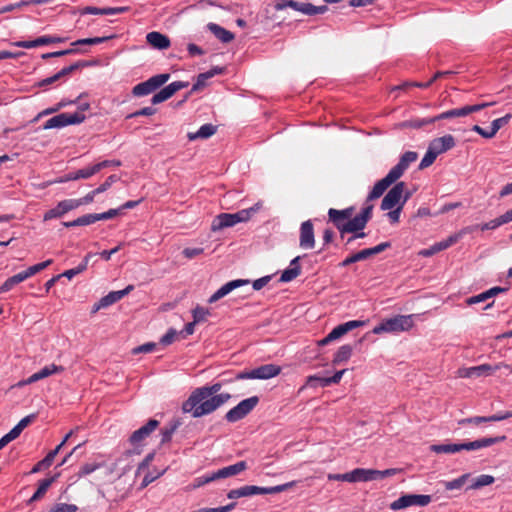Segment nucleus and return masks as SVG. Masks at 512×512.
I'll list each match as a JSON object with an SVG mask.
<instances>
[{
    "instance_id": "nucleus-1",
    "label": "nucleus",
    "mask_w": 512,
    "mask_h": 512,
    "mask_svg": "<svg viewBox=\"0 0 512 512\" xmlns=\"http://www.w3.org/2000/svg\"><path fill=\"white\" fill-rule=\"evenodd\" d=\"M222 384L217 382L211 386H202L191 392L187 400L182 404V411L191 414L194 418H200L215 412L229 401V393L217 394Z\"/></svg>"
},
{
    "instance_id": "nucleus-2",
    "label": "nucleus",
    "mask_w": 512,
    "mask_h": 512,
    "mask_svg": "<svg viewBox=\"0 0 512 512\" xmlns=\"http://www.w3.org/2000/svg\"><path fill=\"white\" fill-rule=\"evenodd\" d=\"M373 205L365 201L364 207L360 213L354 215L355 207L349 206L345 209L330 208L328 210V222L339 231L340 237L343 238L347 232L362 231L372 218Z\"/></svg>"
},
{
    "instance_id": "nucleus-3",
    "label": "nucleus",
    "mask_w": 512,
    "mask_h": 512,
    "mask_svg": "<svg viewBox=\"0 0 512 512\" xmlns=\"http://www.w3.org/2000/svg\"><path fill=\"white\" fill-rule=\"evenodd\" d=\"M505 435H499L495 437H484L474 441L464 443H448V444H434L430 447L431 451L440 454H452L460 452L462 450L474 451L486 447H490L494 444L506 441Z\"/></svg>"
},
{
    "instance_id": "nucleus-4",
    "label": "nucleus",
    "mask_w": 512,
    "mask_h": 512,
    "mask_svg": "<svg viewBox=\"0 0 512 512\" xmlns=\"http://www.w3.org/2000/svg\"><path fill=\"white\" fill-rule=\"evenodd\" d=\"M262 204L260 202L252 207L242 209L236 213H221L217 215L211 225L212 231H219L224 228L232 227L241 222H247L251 217L260 210Z\"/></svg>"
},
{
    "instance_id": "nucleus-5",
    "label": "nucleus",
    "mask_w": 512,
    "mask_h": 512,
    "mask_svg": "<svg viewBox=\"0 0 512 512\" xmlns=\"http://www.w3.org/2000/svg\"><path fill=\"white\" fill-rule=\"evenodd\" d=\"M412 326V315H397L392 318L384 319L379 325L373 328L372 332L374 334L401 332L409 330Z\"/></svg>"
},
{
    "instance_id": "nucleus-6",
    "label": "nucleus",
    "mask_w": 512,
    "mask_h": 512,
    "mask_svg": "<svg viewBox=\"0 0 512 512\" xmlns=\"http://www.w3.org/2000/svg\"><path fill=\"white\" fill-rule=\"evenodd\" d=\"M288 7L305 15L323 14L328 10L326 5L315 6L311 3L299 2L295 0H276L274 4L275 10H284Z\"/></svg>"
},
{
    "instance_id": "nucleus-7",
    "label": "nucleus",
    "mask_w": 512,
    "mask_h": 512,
    "mask_svg": "<svg viewBox=\"0 0 512 512\" xmlns=\"http://www.w3.org/2000/svg\"><path fill=\"white\" fill-rule=\"evenodd\" d=\"M281 373V367L275 364L261 365L250 371H241L236 374L235 380L260 379L267 380Z\"/></svg>"
},
{
    "instance_id": "nucleus-8",
    "label": "nucleus",
    "mask_w": 512,
    "mask_h": 512,
    "mask_svg": "<svg viewBox=\"0 0 512 512\" xmlns=\"http://www.w3.org/2000/svg\"><path fill=\"white\" fill-rule=\"evenodd\" d=\"M258 396H252L240 401L235 407L225 414V419L229 423H235L245 418L259 403Z\"/></svg>"
},
{
    "instance_id": "nucleus-9",
    "label": "nucleus",
    "mask_w": 512,
    "mask_h": 512,
    "mask_svg": "<svg viewBox=\"0 0 512 512\" xmlns=\"http://www.w3.org/2000/svg\"><path fill=\"white\" fill-rule=\"evenodd\" d=\"M86 116L83 113L75 112V113H60L58 115L53 116L48 119L43 124V129H54V128H63L68 125H76L84 122Z\"/></svg>"
},
{
    "instance_id": "nucleus-10",
    "label": "nucleus",
    "mask_w": 512,
    "mask_h": 512,
    "mask_svg": "<svg viewBox=\"0 0 512 512\" xmlns=\"http://www.w3.org/2000/svg\"><path fill=\"white\" fill-rule=\"evenodd\" d=\"M169 78V73L154 75L148 80L135 85L132 89V94L136 97L146 96L164 85Z\"/></svg>"
},
{
    "instance_id": "nucleus-11",
    "label": "nucleus",
    "mask_w": 512,
    "mask_h": 512,
    "mask_svg": "<svg viewBox=\"0 0 512 512\" xmlns=\"http://www.w3.org/2000/svg\"><path fill=\"white\" fill-rule=\"evenodd\" d=\"M390 247H391V242L386 241V242H382L374 247L360 250V251L348 256L347 258H345L342 262H340L338 264V266L341 268H345L353 263L363 261V260H366V259L374 256V255H377Z\"/></svg>"
},
{
    "instance_id": "nucleus-12",
    "label": "nucleus",
    "mask_w": 512,
    "mask_h": 512,
    "mask_svg": "<svg viewBox=\"0 0 512 512\" xmlns=\"http://www.w3.org/2000/svg\"><path fill=\"white\" fill-rule=\"evenodd\" d=\"M493 104H494L493 102H491V103L485 102V103H480V104H475V105H466V106H463L460 108L450 109V110H447L445 112H442V113L434 116L435 121L437 122L440 120H450V119H454V118H458V117H466L471 113L479 112V111L483 110L484 108L489 107Z\"/></svg>"
},
{
    "instance_id": "nucleus-13",
    "label": "nucleus",
    "mask_w": 512,
    "mask_h": 512,
    "mask_svg": "<svg viewBox=\"0 0 512 512\" xmlns=\"http://www.w3.org/2000/svg\"><path fill=\"white\" fill-rule=\"evenodd\" d=\"M431 502L430 495L405 494L390 504L394 511L404 509L410 506H427Z\"/></svg>"
},
{
    "instance_id": "nucleus-14",
    "label": "nucleus",
    "mask_w": 512,
    "mask_h": 512,
    "mask_svg": "<svg viewBox=\"0 0 512 512\" xmlns=\"http://www.w3.org/2000/svg\"><path fill=\"white\" fill-rule=\"evenodd\" d=\"M405 188L406 184L404 182H397L382 199L381 210H391L400 205L405 196Z\"/></svg>"
},
{
    "instance_id": "nucleus-15",
    "label": "nucleus",
    "mask_w": 512,
    "mask_h": 512,
    "mask_svg": "<svg viewBox=\"0 0 512 512\" xmlns=\"http://www.w3.org/2000/svg\"><path fill=\"white\" fill-rule=\"evenodd\" d=\"M104 168H105V163L104 164H94L90 167H85V168L79 169L74 172H69V173L65 174L64 176H61V177L49 182L48 184L64 183V182H68V181H75L78 179H88L91 176L100 172Z\"/></svg>"
},
{
    "instance_id": "nucleus-16",
    "label": "nucleus",
    "mask_w": 512,
    "mask_h": 512,
    "mask_svg": "<svg viewBox=\"0 0 512 512\" xmlns=\"http://www.w3.org/2000/svg\"><path fill=\"white\" fill-rule=\"evenodd\" d=\"M295 485V482H288L285 484L272 486V487H259L255 485H245L242 486V495L243 497H249L253 495H265V494H277L281 493L283 491L288 490L289 488L293 487Z\"/></svg>"
},
{
    "instance_id": "nucleus-17",
    "label": "nucleus",
    "mask_w": 512,
    "mask_h": 512,
    "mask_svg": "<svg viewBox=\"0 0 512 512\" xmlns=\"http://www.w3.org/2000/svg\"><path fill=\"white\" fill-rule=\"evenodd\" d=\"M465 231L466 229H463L458 233L450 235L447 239L434 243L429 248L420 250L419 255L422 257H431L436 253L446 250L450 246L456 244L461 239Z\"/></svg>"
},
{
    "instance_id": "nucleus-18",
    "label": "nucleus",
    "mask_w": 512,
    "mask_h": 512,
    "mask_svg": "<svg viewBox=\"0 0 512 512\" xmlns=\"http://www.w3.org/2000/svg\"><path fill=\"white\" fill-rule=\"evenodd\" d=\"M160 422L156 419H149L146 424L135 430L129 437V442L133 446H139L144 440L159 427Z\"/></svg>"
},
{
    "instance_id": "nucleus-19",
    "label": "nucleus",
    "mask_w": 512,
    "mask_h": 512,
    "mask_svg": "<svg viewBox=\"0 0 512 512\" xmlns=\"http://www.w3.org/2000/svg\"><path fill=\"white\" fill-rule=\"evenodd\" d=\"M80 207L79 201H76V199H65L58 204L45 212L44 214V221H48L54 218H61L63 215L68 213L69 211H72L76 208Z\"/></svg>"
},
{
    "instance_id": "nucleus-20",
    "label": "nucleus",
    "mask_w": 512,
    "mask_h": 512,
    "mask_svg": "<svg viewBox=\"0 0 512 512\" xmlns=\"http://www.w3.org/2000/svg\"><path fill=\"white\" fill-rule=\"evenodd\" d=\"M189 83L184 81H175L154 94L151 99L152 105L162 103L171 98L177 91L188 87Z\"/></svg>"
},
{
    "instance_id": "nucleus-21",
    "label": "nucleus",
    "mask_w": 512,
    "mask_h": 512,
    "mask_svg": "<svg viewBox=\"0 0 512 512\" xmlns=\"http://www.w3.org/2000/svg\"><path fill=\"white\" fill-rule=\"evenodd\" d=\"M398 179V177H396L391 171H389L384 178L375 183L372 190L369 192L367 196V202H371L372 200L381 197L384 194V192Z\"/></svg>"
},
{
    "instance_id": "nucleus-22",
    "label": "nucleus",
    "mask_w": 512,
    "mask_h": 512,
    "mask_svg": "<svg viewBox=\"0 0 512 512\" xmlns=\"http://www.w3.org/2000/svg\"><path fill=\"white\" fill-rule=\"evenodd\" d=\"M398 179V177H396L391 171H389L384 178L375 183L372 190L369 192L367 196V202H371L372 200L381 197L384 194V192Z\"/></svg>"
},
{
    "instance_id": "nucleus-23",
    "label": "nucleus",
    "mask_w": 512,
    "mask_h": 512,
    "mask_svg": "<svg viewBox=\"0 0 512 512\" xmlns=\"http://www.w3.org/2000/svg\"><path fill=\"white\" fill-rule=\"evenodd\" d=\"M512 417V411H506V412H499L491 416H473L469 418H463L458 421L459 425H468V424H474L479 425L482 423H488V422H498L502 420H506L508 418Z\"/></svg>"
},
{
    "instance_id": "nucleus-24",
    "label": "nucleus",
    "mask_w": 512,
    "mask_h": 512,
    "mask_svg": "<svg viewBox=\"0 0 512 512\" xmlns=\"http://www.w3.org/2000/svg\"><path fill=\"white\" fill-rule=\"evenodd\" d=\"M299 245L303 249H312L315 246L314 227L311 220L304 221L300 226Z\"/></svg>"
},
{
    "instance_id": "nucleus-25",
    "label": "nucleus",
    "mask_w": 512,
    "mask_h": 512,
    "mask_svg": "<svg viewBox=\"0 0 512 512\" xmlns=\"http://www.w3.org/2000/svg\"><path fill=\"white\" fill-rule=\"evenodd\" d=\"M250 283L249 280L246 279H236L227 282L223 286H221L214 294L211 295L208 302L209 303H215L227 294H229L231 291H233L236 288H239L244 285H248Z\"/></svg>"
},
{
    "instance_id": "nucleus-26",
    "label": "nucleus",
    "mask_w": 512,
    "mask_h": 512,
    "mask_svg": "<svg viewBox=\"0 0 512 512\" xmlns=\"http://www.w3.org/2000/svg\"><path fill=\"white\" fill-rule=\"evenodd\" d=\"M498 369V366H491L489 364H482L479 366L464 368L459 370V375L464 378L480 377L490 375Z\"/></svg>"
},
{
    "instance_id": "nucleus-27",
    "label": "nucleus",
    "mask_w": 512,
    "mask_h": 512,
    "mask_svg": "<svg viewBox=\"0 0 512 512\" xmlns=\"http://www.w3.org/2000/svg\"><path fill=\"white\" fill-rule=\"evenodd\" d=\"M364 324H365V322L360 321V320H351V321L345 322L343 324H340L331 330V332L328 334V339L329 340L339 339L340 337H342L349 331H351L355 328L361 327Z\"/></svg>"
},
{
    "instance_id": "nucleus-28",
    "label": "nucleus",
    "mask_w": 512,
    "mask_h": 512,
    "mask_svg": "<svg viewBox=\"0 0 512 512\" xmlns=\"http://www.w3.org/2000/svg\"><path fill=\"white\" fill-rule=\"evenodd\" d=\"M418 154L414 151H407L401 157L399 162L390 170L396 177L400 178L411 163L417 160Z\"/></svg>"
},
{
    "instance_id": "nucleus-29",
    "label": "nucleus",
    "mask_w": 512,
    "mask_h": 512,
    "mask_svg": "<svg viewBox=\"0 0 512 512\" xmlns=\"http://www.w3.org/2000/svg\"><path fill=\"white\" fill-rule=\"evenodd\" d=\"M146 41L151 47L158 50L168 49L171 45L169 37L157 31L149 32L146 35Z\"/></svg>"
},
{
    "instance_id": "nucleus-30",
    "label": "nucleus",
    "mask_w": 512,
    "mask_h": 512,
    "mask_svg": "<svg viewBox=\"0 0 512 512\" xmlns=\"http://www.w3.org/2000/svg\"><path fill=\"white\" fill-rule=\"evenodd\" d=\"M455 138L448 134L442 137L436 138L431 141L430 147L432 150L437 152L438 155L452 149L455 146Z\"/></svg>"
},
{
    "instance_id": "nucleus-31",
    "label": "nucleus",
    "mask_w": 512,
    "mask_h": 512,
    "mask_svg": "<svg viewBox=\"0 0 512 512\" xmlns=\"http://www.w3.org/2000/svg\"><path fill=\"white\" fill-rule=\"evenodd\" d=\"M247 469V463L245 461H239L233 465L223 467L218 471L214 472V478L223 479L231 476H235L242 471Z\"/></svg>"
},
{
    "instance_id": "nucleus-32",
    "label": "nucleus",
    "mask_w": 512,
    "mask_h": 512,
    "mask_svg": "<svg viewBox=\"0 0 512 512\" xmlns=\"http://www.w3.org/2000/svg\"><path fill=\"white\" fill-rule=\"evenodd\" d=\"M349 473V482H367L374 480L375 469L356 468Z\"/></svg>"
},
{
    "instance_id": "nucleus-33",
    "label": "nucleus",
    "mask_w": 512,
    "mask_h": 512,
    "mask_svg": "<svg viewBox=\"0 0 512 512\" xmlns=\"http://www.w3.org/2000/svg\"><path fill=\"white\" fill-rule=\"evenodd\" d=\"M121 294L119 291H111L106 296L102 297L98 302H96L91 310L92 314L97 313L100 309L109 307L110 305L121 300Z\"/></svg>"
},
{
    "instance_id": "nucleus-34",
    "label": "nucleus",
    "mask_w": 512,
    "mask_h": 512,
    "mask_svg": "<svg viewBox=\"0 0 512 512\" xmlns=\"http://www.w3.org/2000/svg\"><path fill=\"white\" fill-rule=\"evenodd\" d=\"M208 29L222 43H229L234 39V34L216 23H209Z\"/></svg>"
},
{
    "instance_id": "nucleus-35",
    "label": "nucleus",
    "mask_w": 512,
    "mask_h": 512,
    "mask_svg": "<svg viewBox=\"0 0 512 512\" xmlns=\"http://www.w3.org/2000/svg\"><path fill=\"white\" fill-rule=\"evenodd\" d=\"M217 131V126L213 124H204L202 125L199 130L195 133H188L187 137L190 141L196 140V139H208L209 137L213 136Z\"/></svg>"
},
{
    "instance_id": "nucleus-36",
    "label": "nucleus",
    "mask_w": 512,
    "mask_h": 512,
    "mask_svg": "<svg viewBox=\"0 0 512 512\" xmlns=\"http://www.w3.org/2000/svg\"><path fill=\"white\" fill-rule=\"evenodd\" d=\"M57 475L45 478L39 481V485L35 493L32 495V497L29 499L28 503H32L35 501H38L44 497L49 487L52 485V483L56 480Z\"/></svg>"
},
{
    "instance_id": "nucleus-37",
    "label": "nucleus",
    "mask_w": 512,
    "mask_h": 512,
    "mask_svg": "<svg viewBox=\"0 0 512 512\" xmlns=\"http://www.w3.org/2000/svg\"><path fill=\"white\" fill-rule=\"evenodd\" d=\"M276 11L277 10L274 9V6L271 7L270 5H268L267 7H265L263 14L261 15V23L263 24L264 27L267 28L271 25H281V21L277 20Z\"/></svg>"
},
{
    "instance_id": "nucleus-38",
    "label": "nucleus",
    "mask_w": 512,
    "mask_h": 512,
    "mask_svg": "<svg viewBox=\"0 0 512 512\" xmlns=\"http://www.w3.org/2000/svg\"><path fill=\"white\" fill-rule=\"evenodd\" d=\"M181 425L180 420L176 419L171 421L167 426L163 427L160 430L161 434V441L160 444H165L171 441L172 436L174 432L178 429V427Z\"/></svg>"
},
{
    "instance_id": "nucleus-39",
    "label": "nucleus",
    "mask_w": 512,
    "mask_h": 512,
    "mask_svg": "<svg viewBox=\"0 0 512 512\" xmlns=\"http://www.w3.org/2000/svg\"><path fill=\"white\" fill-rule=\"evenodd\" d=\"M94 63L95 62H93V61L79 60L69 66L62 68L60 71H58V73L61 76V78L63 79L79 69L92 66Z\"/></svg>"
},
{
    "instance_id": "nucleus-40",
    "label": "nucleus",
    "mask_w": 512,
    "mask_h": 512,
    "mask_svg": "<svg viewBox=\"0 0 512 512\" xmlns=\"http://www.w3.org/2000/svg\"><path fill=\"white\" fill-rule=\"evenodd\" d=\"M352 352H353V347L351 345H349V344L342 345L341 347H339V349L335 353L332 363L334 365H338V364L347 362L350 359Z\"/></svg>"
},
{
    "instance_id": "nucleus-41",
    "label": "nucleus",
    "mask_w": 512,
    "mask_h": 512,
    "mask_svg": "<svg viewBox=\"0 0 512 512\" xmlns=\"http://www.w3.org/2000/svg\"><path fill=\"white\" fill-rule=\"evenodd\" d=\"M92 256V253H88L77 267L64 271L62 274H60L61 277L72 279L74 276L84 272L87 269L89 260Z\"/></svg>"
},
{
    "instance_id": "nucleus-42",
    "label": "nucleus",
    "mask_w": 512,
    "mask_h": 512,
    "mask_svg": "<svg viewBox=\"0 0 512 512\" xmlns=\"http://www.w3.org/2000/svg\"><path fill=\"white\" fill-rule=\"evenodd\" d=\"M495 482L492 475L482 474L472 480L471 484L467 487L469 490H478L484 486L491 485Z\"/></svg>"
},
{
    "instance_id": "nucleus-43",
    "label": "nucleus",
    "mask_w": 512,
    "mask_h": 512,
    "mask_svg": "<svg viewBox=\"0 0 512 512\" xmlns=\"http://www.w3.org/2000/svg\"><path fill=\"white\" fill-rule=\"evenodd\" d=\"M435 117L429 118H416L411 120H406L400 124L402 128H413L419 129L424 127L425 125L435 123Z\"/></svg>"
},
{
    "instance_id": "nucleus-44",
    "label": "nucleus",
    "mask_w": 512,
    "mask_h": 512,
    "mask_svg": "<svg viewBox=\"0 0 512 512\" xmlns=\"http://www.w3.org/2000/svg\"><path fill=\"white\" fill-rule=\"evenodd\" d=\"M93 223H95V221H94V218H93V213H91V214L82 215V216H80L77 219L72 220V221L63 222L62 224L66 228H71V227H77V226L91 225Z\"/></svg>"
},
{
    "instance_id": "nucleus-45",
    "label": "nucleus",
    "mask_w": 512,
    "mask_h": 512,
    "mask_svg": "<svg viewBox=\"0 0 512 512\" xmlns=\"http://www.w3.org/2000/svg\"><path fill=\"white\" fill-rule=\"evenodd\" d=\"M410 196H411V193L407 191L402 200V203H400V205H398L397 207L389 210V212L387 213V217L391 224H396L399 222L400 214L403 209V206L407 202V200L410 198Z\"/></svg>"
},
{
    "instance_id": "nucleus-46",
    "label": "nucleus",
    "mask_w": 512,
    "mask_h": 512,
    "mask_svg": "<svg viewBox=\"0 0 512 512\" xmlns=\"http://www.w3.org/2000/svg\"><path fill=\"white\" fill-rule=\"evenodd\" d=\"M48 44H50L49 36L45 35V36L38 37L35 40H31V41H19L16 43V46L21 47V48L30 49V48L48 45Z\"/></svg>"
},
{
    "instance_id": "nucleus-47",
    "label": "nucleus",
    "mask_w": 512,
    "mask_h": 512,
    "mask_svg": "<svg viewBox=\"0 0 512 512\" xmlns=\"http://www.w3.org/2000/svg\"><path fill=\"white\" fill-rule=\"evenodd\" d=\"M315 381H319V386L321 387H328L332 385L330 377H320L317 375H311L307 377L305 385L301 387L300 390H303L305 387L316 388Z\"/></svg>"
},
{
    "instance_id": "nucleus-48",
    "label": "nucleus",
    "mask_w": 512,
    "mask_h": 512,
    "mask_svg": "<svg viewBox=\"0 0 512 512\" xmlns=\"http://www.w3.org/2000/svg\"><path fill=\"white\" fill-rule=\"evenodd\" d=\"M212 78V74L211 73H200L198 76H197V79H196V82L193 84L191 90L189 91V93L186 95L185 99L191 95L192 93L196 92V91H199L201 89H203L205 86H206V82L208 79Z\"/></svg>"
},
{
    "instance_id": "nucleus-49",
    "label": "nucleus",
    "mask_w": 512,
    "mask_h": 512,
    "mask_svg": "<svg viewBox=\"0 0 512 512\" xmlns=\"http://www.w3.org/2000/svg\"><path fill=\"white\" fill-rule=\"evenodd\" d=\"M469 477L470 473H465L454 480L444 482V487L446 490L460 489Z\"/></svg>"
},
{
    "instance_id": "nucleus-50",
    "label": "nucleus",
    "mask_w": 512,
    "mask_h": 512,
    "mask_svg": "<svg viewBox=\"0 0 512 512\" xmlns=\"http://www.w3.org/2000/svg\"><path fill=\"white\" fill-rule=\"evenodd\" d=\"M437 156V152L432 150V148L429 146L427 152L425 153L424 157L422 158L419 164V169L422 170L431 166L436 160Z\"/></svg>"
},
{
    "instance_id": "nucleus-51",
    "label": "nucleus",
    "mask_w": 512,
    "mask_h": 512,
    "mask_svg": "<svg viewBox=\"0 0 512 512\" xmlns=\"http://www.w3.org/2000/svg\"><path fill=\"white\" fill-rule=\"evenodd\" d=\"M301 274V268L298 267H289L285 269L280 277L281 282H290L297 278Z\"/></svg>"
},
{
    "instance_id": "nucleus-52",
    "label": "nucleus",
    "mask_w": 512,
    "mask_h": 512,
    "mask_svg": "<svg viewBox=\"0 0 512 512\" xmlns=\"http://www.w3.org/2000/svg\"><path fill=\"white\" fill-rule=\"evenodd\" d=\"M118 215H121V209L116 208V209H109L108 211L103 212V213H93V218H94V221L97 222L100 220L112 219Z\"/></svg>"
},
{
    "instance_id": "nucleus-53",
    "label": "nucleus",
    "mask_w": 512,
    "mask_h": 512,
    "mask_svg": "<svg viewBox=\"0 0 512 512\" xmlns=\"http://www.w3.org/2000/svg\"><path fill=\"white\" fill-rule=\"evenodd\" d=\"M192 314H193L194 323H200V322L206 321V318L210 314V312L208 309H206L204 307L196 306L192 310Z\"/></svg>"
},
{
    "instance_id": "nucleus-54",
    "label": "nucleus",
    "mask_w": 512,
    "mask_h": 512,
    "mask_svg": "<svg viewBox=\"0 0 512 512\" xmlns=\"http://www.w3.org/2000/svg\"><path fill=\"white\" fill-rule=\"evenodd\" d=\"M39 371L41 372L42 378L44 379V378L49 377V376H51L53 374H57V373L63 372L64 371V367L61 366V365L51 364V365L43 367Z\"/></svg>"
},
{
    "instance_id": "nucleus-55",
    "label": "nucleus",
    "mask_w": 512,
    "mask_h": 512,
    "mask_svg": "<svg viewBox=\"0 0 512 512\" xmlns=\"http://www.w3.org/2000/svg\"><path fill=\"white\" fill-rule=\"evenodd\" d=\"M512 118V115L511 114H506L505 116L501 117V118H497L495 120L492 121L491 123V129L494 133V135H496V133L503 127L505 126L506 124H508V122L510 121V119Z\"/></svg>"
},
{
    "instance_id": "nucleus-56",
    "label": "nucleus",
    "mask_w": 512,
    "mask_h": 512,
    "mask_svg": "<svg viewBox=\"0 0 512 512\" xmlns=\"http://www.w3.org/2000/svg\"><path fill=\"white\" fill-rule=\"evenodd\" d=\"M53 260L52 259H48L44 262H41V263H37L33 266H30L26 269L27 271V274L29 277L41 272L42 270H44L45 268H47L48 266H50L52 264Z\"/></svg>"
},
{
    "instance_id": "nucleus-57",
    "label": "nucleus",
    "mask_w": 512,
    "mask_h": 512,
    "mask_svg": "<svg viewBox=\"0 0 512 512\" xmlns=\"http://www.w3.org/2000/svg\"><path fill=\"white\" fill-rule=\"evenodd\" d=\"M156 108L152 107V106H148V107H144L140 110H137L129 115H127V119H131V118H136V117H139V116H152L156 113Z\"/></svg>"
},
{
    "instance_id": "nucleus-58",
    "label": "nucleus",
    "mask_w": 512,
    "mask_h": 512,
    "mask_svg": "<svg viewBox=\"0 0 512 512\" xmlns=\"http://www.w3.org/2000/svg\"><path fill=\"white\" fill-rule=\"evenodd\" d=\"M119 177L115 174L110 175L99 187L96 188V192L103 193L107 191L114 183L119 181Z\"/></svg>"
},
{
    "instance_id": "nucleus-59",
    "label": "nucleus",
    "mask_w": 512,
    "mask_h": 512,
    "mask_svg": "<svg viewBox=\"0 0 512 512\" xmlns=\"http://www.w3.org/2000/svg\"><path fill=\"white\" fill-rule=\"evenodd\" d=\"M78 507L75 504L59 503L56 504L49 512H76Z\"/></svg>"
},
{
    "instance_id": "nucleus-60",
    "label": "nucleus",
    "mask_w": 512,
    "mask_h": 512,
    "mask_svg": "<svg viewBox=\"0 0 512 512\" xmlns=\"http://www.w3.org/2000/svg\"><path fill=\"white\" fill-rule=\"evenodd\" d=\"M52 461L49 457L45 456L41 461L37 462L33 468L31 469L30 473H38L42 471L43 469L49 468L52 465Z\"/></svg>"
},
{
    "instance_id": "nucleus-61",
    "label": "nucleus",
    "mask_w": 512,
    "mask_h": 512,
    "mask_svg": "<svg viewBox=\"0 0 512 512\" xmlns=\"http://www.w3.org/2000/svg\"><path fill=\"white\" fill-rule=\"evenodd\" d=\"M99 467H100V465H99V464H97V463H86V464H84V465L80 468V470H79V472H78L77 476H78L79 478H81V477H84V476H86V475H89V474H91L92 472H94L95 470H97Z\"/></svg>"
},
{
    "instance_id": "nucleus-62",
    "label": "nucleus",
    "mask_w": 512,
    "mask_h": 512,
    "mask_svg": "<svg viewBox=\"0 0 512 512\" xmlns=\"http://www.w3.org/2000/svg\"><path fill=\"white\" fill-rule=\"evenodd\" d=\"M156 348V344L154 342H148L143 345L137 346L132 349V354L137 355L139 353H150L153 352Z\"/></svg>"
},
{
    "instance_id": "nucleus-63",
    "label": "nucleus",
    "mask_w": 512,
    "mask_h": 512,
    "mask_svg": "<svg viewBox=\"0 0 512 512\" xmlns=\"http://www.w3.org/2000/svg\"><path fill=\"white\" fill-rule=\"evenodd\" d=\"M488 299H490L489 295H487V291H484L478 295H474V296H471L469 298L466 299V304L467 305H474V304H478V303H481V302H485L487 301Z\"/></svg>"
},
{
    "instance_id": "nucleus-64",
    "label": "nucleus",
    "mask_w": 512,
    "mask_h": 512,
    "mask_svg": "<svg viewBox=\"0 0 512 512\" xmlns=\"http://www.w3.org/2000/svg\"><path fill=\"white\" fill-rule=\"evenodd\" d=\"M19 284L16 277L13 275L6 279V281L0 286V294L4 292H8L11 290L15 285Z\"/></svg>"
}]
</instances>
